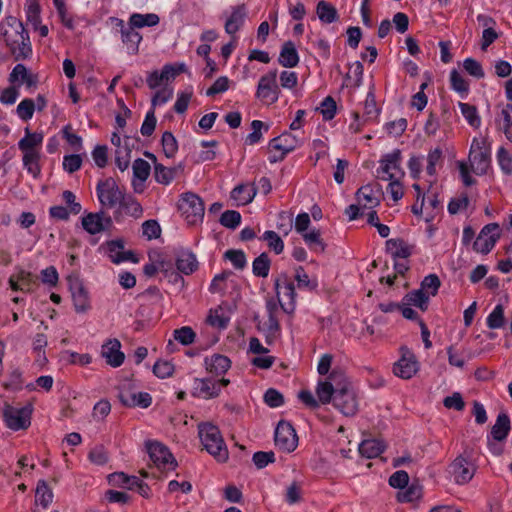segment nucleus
I'll list each match as a JSON object with an SVG mask.
<instances>
[{
    "mask_svg": "<svg viewBox=\"0 0 512 512\" xmlns=\"http://www.w3.org/2000/svg\"><path fill=\"white\" fill-rule=\"evenodd\" d=\"M422 497V486L419 483H412L407 485L403 490L397 494L399 502L407 503L414 502Z\"/></svg>",
    "mask_w": 512,
    "mask_h": 512,
    "instance_id": "nucleus-40",
    "label": "nucleus"
},
{
    "mask_svg": "<svg viewBox=\"0 0 512 512\" xmlns=\"http://www.w3.org/2000/svg\"><path fill=\"white\" fill-rule=\"evenodd\" d=\"M40 5L37 1H31L25 6V14L27 21L33 26L34 29L38 28L41 23Z\"/></svg>",
    "mask_w": 512,
    "mask_h": 512,
    "instance_id": "nucleus-56",
    "label": "nucleus"
},
{
    "mask_svg": "<svg viewBox=\"0 0 512 512\" xmlns=\"http://www.w3.org/2000/svg\"><path fill=\"white\" fill-rule=\"evenodd\" d=\"M128 215L135 219H138L143 214V208L141 204L132 195H126L124 193L118 208L114 211L113 219L120 223L123 220V216Z\"/></svg>",
    "mask_w": 512,
    "mask_h": 512,
    "instance_id": "nucleus-16",
    "label": "nucleus"
},
{
    "mask_svg": "<svg viewBox=\"0 0 512 512\" xmlns=\"http://www.w3.org/2000/svg\"><path fill=\"white\" fill-rule=\"evenodd\" d=\"M247 17V9L244 4L232 7L231 15L225 22V31L234 35L243 26Z\"/></svg>",
    "mask_w": 512,
    "mask_h": 512,
    "instance_id": "nucleus-25",
    "label": "nucleus"
},
{
    "mask_svg": "<svg viewBox=\"0 0 512 512\" xmlns=\"http://www.w3.org/2000/svg\"><path fill=\"white\" fill-rule=\"evenodd\" d=\"M483 140L473 139L469 151V167L476 175H484L490 167V151L486 149Z\"/></svg>",
    "mask_w": 512,
    "mask_h": 512,
    "instance_id": "nucleus-4",
    "label": "nucleus"
},
{
    "mask_svg": "<svg viewBox=\"0 0 512 512\" xmlns=\"http://www.w3.org/2000/svg\"><path fill=\"white\" fill-rule=\"evenodd\" d=\"M302 237L310 249L316 252H324L326 245L321 239L319 230L313 229L309 232L306 231L302 234Z\"/></svg>",
    "mask_w": 512,
    "mask_h": 512,
    "instance_id": "nucleus-46",
    "label": "nucleus"
},
{
    "mask_svg": "<svg viewBox=\"0 0 512 512\" xmlns=\"http://www.w3.org/2000/svg\"><path fill=\"white\" fill-rule=\"evenodd\" d=\"M205 367L210 373L222 375L227 372L231 366V361L227 356L221 354H214L211 357H206L204 360Z\"/></svg>",
    "mask_w": 512,
    "mask_h": 512,
    "instance_id": "nucleus-29",
    "label": "nucleus"
},
{
    "mask_svg": "<svg viewBox=\"0 0 512 512\" xmlns=\"http://www.w3.org/2000/svg\"><path fill=\"white\" fill-rule=\"evenodd\" d=\"M440 285L441 282L439 277L436 274H429L423 279L420 289H422V291L426 292L427 294L435 296Z\"/></svg>",
    "mask_w": 512,
    "mask_h": 512,
    "instance_id": "nucleus-63",
    "label": "nucleus"
},
{
    "mask_svg": "<svg viewBox=\"0 0 512 512\" xmlns=\"http://www.w3.org/2000/svg\"><path fill=\"white\" fill-rule=\"evenodd\" d=\"M255 196V184H239L231 191V198L235 200L238 205L251 203Z\"/></svg>",
    "mask_w": 512,
    "mask_h": 512,
    "instance_id": "nucleus-30",
    "label": "nucleus"
},
{
    "mask_svg": "<svg viewBox=\"0 0 512 512\" xmlns=\"http://www.w3.org/2000/svg\"><path fill=\"white\" fill-rule=\"evenodd\" d=\"M271 260L267 253L263 252L252 263V272L256 277L266 278L269 275Z\"/></svg>",
    "mask_w": 512,
    "mask_h": 512,
    "instance_id": "nucleus-39",
    "label": "nucleus"
},
{
    "mask_svg": "<svg viewBox=\"0 0 512 512\" xmlns=\"http://www.w3.org/2000/svg\"><path fill=\"white\" fill-rule=\"evenodd\" d=\"M380 193L379 187H373L372 185H364L360 187L356 192V198L358 204L364 208H374L379 205L380 200L377 196Z\"/></svg>",
    "mask_w": 512,
    "mask_h": 512,
    "instance_id": "nucleus-24",
    "label": "nucleus"
},
{
    "mask_svg": "<svg viewBox=\"0 0 512 512\" xmlns=\"http://www.w3.org/2000/svg\"><path fill=\"white\" fill-rule=\"evenodd\" d=\"M442 150L440 148H435L431 150L427 155V174L433 176L436 174V166L442 164Z\"/></svg>",
    "mask_w": 512,
    "mask_h": 512,
    "instance_id": "nucleus-61",
    "label": "nucleus"
},
{
    "mask_svg": "<svg viewBox=\"0 0 512 512\" xmlns=\"http://www.w3.org/2000/svg\"><path fill=\"white\" fill-rule=\"evenodd\" d=\"M178 272L185 275L192 274L198 268V261L195 254L190 251H181L176 258Z\"/></svg>",
    "mask_w": 512,
    "mask_h": 512,
    "instance_id": "nucleus-31",
    "label": "nucleus"
},
{
    "mask_svg": "<svg viewBox=\"0 0 512 512\" xmlns=\"http://www.w3.org/2000/svg\"><path fill=\"white\" fill-rule=\"evenodd\" d=\"M381 166L378 173H382V180L385 179H401L404 176V172L401 169V151L396 149L391 153H388L380 160Z\"/></svg>",
    "mask_w": 512,
    "mask_h": 512,
    "instance_id": "nucleus-13",
    "label": "nucleus"
},
{
    "mask_svg": "<svg viewBox=\"0 0 512 512\" xmlns=\"http://www.w3.org/2000/svg\"><path fill=\"white\" fill-rule=\"evenodd\" d=\"M298 145L297 138L289 132L270 140L268 148L271 151L283 152L285 155L292 152Z\"/></svg>",
    "mask_w": 512,
    "mask_h": 512,
    "instance_id": "nucleus-23",
    "label": "nucleus"
},
{
    "mask_svg": "<svg viewBox=\"0 0 512 512\" xmlns=\"http://www.w3.org/2000/svg\"><path fill=\"white\" fill-rule=\"evenodd\" d=\"M334 407L345 416H353L358 411V400L352 386L343 382L336 390Z\"/></svg>",
    "mask_w": 512,
    "mask_h": 512,
    "instance_id": "nucleus-7",
    "label": "nucleus"
},
{
    "mask_svg": "<svg viewBox=\"0 0 512 512\" xmlns=\"http://www.w3.org/2000/svg\"><path fill=\"white\" fill-rule=\"evenodd\" d=\"M459 108L463 117L467 120V122L473 126L478 127L481 123L480 117L478 116L477 110L475 106L470 105L468 103H459Z\"/></svg>",
    "mask_w": 512,
    "mask_h": 512,
    "instance_id": "nucleus-58",
    "label": "nucleus"
},
{
    "mask_svg": "<svg viewBox=\"0 0 512 512\" xmlns=\"http://www.w3.org/2000/svg\"><path fill=\"white\" fill-rule=\"evenodd\" d=\"M224 257L232 263L235 269L242 270L247 265L246 255L242 250L229 249L225 252Z\"/></svg>",
    "mask_w": 512,
    "mask_h": 512,
    "instance_id": "nucleus-57",
    "label": "nucleus"
},
{
    "mask_svg": "<svg viewBox=\"0 0 512 512\" xmlns=\"http://www.w3.org/2000/svg\"><path fill=\"white\" fill-rule=\"evenodd\" d=\"M43 141L42 133H31L29 128L25 129V136L19 140L18 148L22 152H36L38 151L36 148L41 146Z\"/></svg>",
    "mask_w": 512,
    "mask_h": 512,
    "instance_id": "nucleus-34",
    "label": "nucleus"
},
{
    "mask_svg": "<svg viewBox=\"0 0 512 512\" xmlns=\"http://www.w3.org/2000/svg\"><path fill=\"white\" fill-rule=\"evenodd\" d=\"M177 168H168L160 163L154 165V177L155 180L163 185H168L175 178Z\"/></svg>",
    "mask_w": 512,
    "mask_h": 512,
    "instance_id": "nucleus-45",
    "label": "nucleus"
},
{
    "mask_svg": "<svg viewBox=\"0 0 512 512\" xmlns=\"http://www.w3.org/2000/svg\"><path fill=\"white\" fill-rule=\"evenodd\" d=\"M219 221L224 227L235 229L241 223V214L236 210H226L222 213Z\"/></svg>",
    "mask_w": 512,
    "mask_h": 512,
    "instance_id": "nucleus-59",
    "label": "nucleus"
},
{
    "mask_svg": "<svg viewBox=\"0 0 512 512\" xmlns=\"http://www.w3.org/2000/svg\"><path fill=\"white\" fill-rule=\"evenodd\" d=\"M319 20L325 24L336 22L339 18L336 8L325 0H320L316 7Z\"/></svg>",
    "mask_w": 512,
    "mask_h": 512,
    "instance_id": "nucleus-36",
    "label": "nucleus"
},
{
    "mask_svg": "<svg viewBox=\"0 0 512 512\" xmlns=\"http://www.w3.org/2000/svg\"><path fill=\"white\" fill-rule=\"evenodd\" d=\"M363 64L360 61H355L349 67V72L346 75V79L350 80V85L354 87H359L362 84L363 78ZM349 86V84H347Z\"/></svg>",
    "mask_w": 512,
    "mask_h": 512,
    "instance_id": "nucleus-54",
    "label": "nucleus"
},
{
    "mask_svg": "<svg viewBox=\"0 0 512 512\" xmlns=\"http://www.w3.org/2000/svg\"><path fill=\"white\" fill-rule=\"evenodd\" d=\"M73 304L78 313L85 312L89 308L88 293L80 282H74L70 286Z\"/></svg>",
    "mask_w": 512,
    "mask_h": 512,
    "instance_id": "nucleus-28",
    "label": "nucleus"
},
{
    "mask_svg": "<svg viewBox=\"0 0 512 512\" xmlns=\"http://www.w3.org/2000/svg\"><path fill=\"white\" fill-rule=\"evenodd\" d=\"M278 63L286 68L296 67L299 63V55L292 41H287L283 44Z\"/></svg>",
    "mask_w": 512,
    "mask_h": 512,
    "instance_id": "nucleus-27",
    "label": "nucleus"
},
{
    "mask_svg": "<svg viewBox=\"0 0 512 512\" xmlns=\"http://www.w3.org/2000/svg\"><path fill=\"white\" fill-rule=\"evenodd\" d=\"M132 169L133 179L144 182L150 175L151 167L146 160L138 158L133 162Z\"/></svg>",
    "mask_w": 512,
    "mask_h": 512,
    "instance_id": "nucleus-50",
    "label": "nucleus"
},
{
    "mask_svg": "<svg viewBox=\"0 0 512 512\" xmlns=\"http://www.w3.org/2000/svg\"><path fill=\"white\" fill-rule=\"evenodd\" d=\"M174 339L184 346H188L195 341L196 334L189 326H183L175 329L173 332Z\"/></svg>",
    "mask_w": 512,
    "mask_h": 512,
    "instance_id": "nucleus-55",
    "label": "nucleus"
},
{
    "mask_svg": "<svg viewBox=\"0 0 512 512\" xmlns=\"http://www.w3.org/2000/svg\"><path fill=\"white\" fill-rule=\"evenodd\" d=\"M401 351L402 357L394 364L393 372L402 379H410L418 371V362L408 348L402 347Z\"/></svg>",
    "mask_w": 512,
    "mask_h": 512,
    "instance_id": "nucleus-15",
    "label": "nucleus"
},
{
    "mask_svg": "<svg viewBox=\"0 0 512 512\" xmlns=\"http://www.w3.org/2000/svg\"><path fill=\"white\" fill-rule=\"evenodd\" d=\"M451 88L465 98L469 92V84L464 77L456 70L450 72Z\"/></svg>",
    "mask_w": 512,
    "mask_h": 512,
    "instance_id": "nucleus-47",
    "label": "nucleus"
},
{
    "mask_svg": "<svg viewBox=\"0 0 512 512\" xmlns=\"http://www.w3.org/2000/svg\"><path fill=\"white\" fill-rule=\"evenodd\" d=\"M119 401L126 407L147 408L152 403V397L147 392H134L130 389L122 388L118 394Z\"/></svg>",
    "mask_w": 512,
    "mask_h": 512,
    "instance_id": "nucleus-18",
    "label": "nucleus"
},
{
    "mask_svg": "<svg viewBox=\"0 0 512 512\" xmlns=\"http://www.w3.org/2000/svg\"><path fill=\"white\" fill-rule=\"evenodd\" d=\"M506 323L504 306L497 304L486 318V325L489 329H500Z\"/></svg>",
    "mask_w": 512,
    "mask_h": 512,
    "instance_id": "nucleus-43",
    "label": "nucleus"
},
{
    "mask_svg": "<svg viewBox=\"0 0 512 512\" xmlns=\"http://www.w3.org/2000/svg\"><path fill=\"white\" fill-rule=\"evenodd\" d=\"M262 240L267 242L268 247L276 254H280L284 250V242L281 237L274 231H265L261 237Z\"/></svg>",
    "mask_w": 512,
    "mask_h": 512,
    "instance_id": "nucleus-53",
    "label": "nucleus"
},
{
    "mask_svg": "<svg viewBox=\"0 0 512 512\" xmlns=\"http://www.w3.org/2000/svg\"><path fill=\"white\" fill-rule=\"evenodd\" d=\"M497 126L504 132L506 137L512 141L510 135V128L512 126V105L507 104L500 112L499 117L496 119Z\"/></svg>",
    "mask_w": 512,
    "mask_h": 512,
    "instance_id": "nucleus-42",
    "label": "nucleus"
},
{
    "mask_svg": "<svg viewBox=\"0 0 512 512\" xmlns=\"http://www.w3.org/2000/svg\"><path fill=\"white\" fill-rule=\"evenodd\" d=\"M295 280L299 289L315 290L318 287L317 280H311L302 266L295 268Z\"/></svg>",
    "mask_w": 512,
    "mask_h": 512,
    "instance_id": "nucleus-48",
    "label": "nucleus"
},
{
    "mask_svg": "<svg viewBox=\"0 0 512 512\" xmlns=\"http://www.w3.org/2000/svg\"><path fill=\"white\" fill-rule=\"evenodd\" d=\"M178 208L189 224H196L203 219L205 212L204 203L194 193H184L179 201Z\"/></svg>",
    "mask_w": 512,
    "mask_h": 512,
    "instance_id": "nucleus-5",
    "label": "nucleus"
},
{
    "mask_svg": "<svg viewBox=\"0 0 512 512\" xmlns=\"http://www.w3.org/2000/svg\"><path fill=\"white\" fill-rule=\"evenodd\" d=\"M385 449L382 441L378 439H367L360 443L359 453L368 459L378 457Z\"/></svg>",
    "mask_w": 512,
    "mask_h": 512,
    "instance_id": "nucleus-35",
    "label": "nucleus"
},
{
    "mask_svg": "<svg viewBox=\"0 0 512 512\" xmlns=\"http://www.w3.org/2000/svg\"><path fill=\"white\" fill-rule=\"evenodd\" d=\"M0 37L9 48L14 60H25L32 55L29 34L23 23L16 17L8 16L1 21Z\"/></svg>",
    "mask_w": 512,
    "mask_h": 512,
    "instance_id": "nucleus-1",
    "label": "nucleus"
},
{
    "mask_svg": "<svg viewBox=\"0 0 512 512\" xmlns=\"http://www.w3.org/2000/svg\"><path fill=\"white\" fill-rule=\"evenodd\" d=\"M31 414V405L16 408L5 404L3 409L4 422L9 429L14 431L26 429L30 425Z\"/></svg>",
    "mask_w": 512,
    "mask_h": 512,
    "instance_id": "nucleus-6",
    "label": "nucleus"
},
{
    "mask_svg": "<svg viewBox=\"0 0 512 512\" xmlns=\"http://www.w3.org/2000/svg\"><path fill=\"white\" fill-rule=\"evenodd\" d=\"M343 382L333 384L331 381H319L316 389L318 399L321 403L334 404L336 390L341 387Z\"/></svg>",
    "mask_w": 512,
    "mask_h": 512,
    "instance_id": "nucleus-32",
    "label": "nucleus"
},
{
    "mask_svg": "<svg viewBox=\"0 0 512 512\" xmlns=\"http://www.w3.org/2000/svg\"><path fill=\"white\" fill-rule=\"evenodd\" d=\"M109 482L114 486L134 490L138 483V477L129 476L123 472H115L109 476Z\"/></svg>",
    "mask_w": 512,
    "mask_h": 512,
    "instance_id": "nucleus-41",
    "label": "nucleus"
},
{
    "mask_svg": "<svg viewBox=\"0 0 512 512\" xmlns=\"http://www.w3.org/2000/svg\"><path fill=\"white\" fill-rule=\"evenodd\" d=\"M386 250L394 259H406L411 255V247L402 239L386 241Z\"/></svg>",
    "mask_w": 512,
    "mask_h": 512,
    "instance_id": "nucleus-33",
    "label": "nucleus"
},
{
    "mask_svg": "<svg viewBox=\"0 0 512 512\" xmlns=\"http://www.w3.org/2000/svg\"><path fill=\"white\" fill-rule=\"evenodd\" d=\"M160 21V18L155 13H133L128 23L131 24L134 28L139 29L143 27H153L156 26Z\"/></svg>",
    "mask_w": 512,
    "mask_h": 512,
    "instance_id": "nucleus-37",
    "label": "nucleus"
},
{
    "mask_svg": "<svg viewBox=\"0 0 512 512\" xmlns=\"http://www.w3.org/2000/svg\"><path fill=\"white\" fill-rule=\"evenodd\" d=\"M110 21L114 23L115 29L120 33L121 40L126 46L127 52L130 55H135L139 51V44L142 41V36L136 31L131 24H125L122 19L111 17Z\"/></svg>",
    "mask_w": 512,
    "mask_h": 512,
    "instance_id": "nucleus-9",
    "label": "nucleus"
},
{
    "mask_svg": "<svg viewBox=\"0 0 512 512\" xmlns=\"http://www.w3.org/2000/svg\"><path fill=\"white\" fill-rule=\"evenodd\" d=\"M145 448L151 461L159 469H174L177 462L169 449L158 441L148 440L145 442Z\"/></svg>",
    "mask_w": 512,
    "mask_h": 512,
    "instance_id": "nucleus-8",
    "label": "nucleus"
},
{
    "mask_svg": "<svg viewBox=\"0 0 512 512\" xmlns=\"http://www.w3.org/2000/svg\"><path fill=\"white\" fill-rule=\"evenodd\" d=\"M275 290L277 293V296L279 297L280 294H283L286 296L289 300L288 303H280L282 310L287 314H292L295 310V286L294 283L291 281H288L286 275H282L280 278H277L275 280Z\"/></svg>",
    "mask_w": 512,
    "mask_h": 512,
    "instance_id": "nucleus-17",
    "label": "nucleus"
},
{
    "mask_svg": "<svg viewBox=\"0 0 512 512\" xmlns=\"http://www.w3.org/2000/svg\"><path fill=\"white\" fill-rule=\"evenodd\" d=\"M8 81L10 84H20V86L25 84L28 90H32L35 89L38 84V77L35 74L29 73L27 68L19 63L12 69Z\"/></svg>",
    "mask_w": 512,
    "mask_h": 512,
    "instance_id": "nucleus-20",
    "label": "nucleus"
},
{
    "mask_svg": "<svg viewBox=\"0 0 512 512\" xmlns=\"http://www.w3.org/2000/svg\"><path fill=\"white\" fill-rule=\"evenodd\" d=\"M497 161L504 174H512V156L504 147H500L497 151Z\"/></svg>",
    "mask_w": 512,
    "mask_h": 512,
    "instance_id": "nucleus-62",
    "label": "nucleus"
},
{
    "mask_svg": "<svg viewBox=\"0 0 512 512\" xmlns=\"http://www.w3.org/2000/svg\"><path fill=\"white\" fill-rule=\"evenodd\" d=\"M275 445L283 451L292 452L298 444V437L293 426L287 421H280L274 433Z\"/></svg>",
    "mask_w": 512,
    "mask_h": 512,
    "instance_id": "nucleus-11",
    "label": "nucleus"
},
{
    "mask_svg": "<svg viewBox=\"0 0 512 512\" xmlns=\"http://www.w3.org/2000/svg\"><path fill=\"white\" fill-rule=\"evenodd\" d=\"M404 300L407 301L408 305H413L420 308L422 311H426L429 303V295L422 291V289H417L409 292Z\"/></svg>",
    "mask_w": 512,
    "mask_h": 512,
    "instance_id": "nucleus-44",
    "label": "nucleus"
},
{
    "mask_svg": "<svg viewBox=\"0 0 512 512\" xmlns=\"http://www.w3.org/2000/svg\"><path fill=\"white\" fill-rule=\"evenodd\" d=\"M35 109L36 104L34 100L31 98H25L18 104L16 113L21 120L28 121L33 117Z\"/></svg>",
    "mask_w": 512,
    "mask_h": 512,
    "instance_id": "nucleus-51",
    "label": "nucleus"
},
{
    "mask_svg": "<svg viewBox=\"0 0 512 512\" xmlns=\"http://www.w3.org/2000/svg\"><path fill=\"white\" fill-rule=\"evenodd\" d=\"M230 318L226 316L221 307L216 308L215 310H211L210 314L207 317V322L213 326L220 329H225L228 326Z\"/></svg>",
    "mask_w": 512,
    "mask_h": 512,
    "instance_id": "nucleus-52",
    "label": "nucleus"
},
{
    "mask_svg": "<svg viewBox=\"0 0 512 512\" xmlns=\"http://www.w3.org/2000/svg\"><path fill=\"white\" fill-rule=\"evenodd\" d=\"M96 194L101 206L111 209L119 205L124 192L119 188L116 181L109 177L98 182Z\"/></svg>",
    "mask_w": 512,
    "mask_h": 512,
    "instance_id": "nucleus-3",
    "label": "nucleus"
},
{
    "mask_svg": "<svg viewBox=\"0 0 512 512\" xmlns=\"http://www.w3.org/2000/svg\"><path fill=\"white\" fill-rule=\"evenodd\" d=\"M451 473L457 484H466L474 476L475 467L466 458L459 456L451 464Z\"/></svg>",
    "mask_w": 512,
    "mask_h": 512,
    "instance_id": "nucleus-19",
    "label": "nucleus"
},
{
    "mask_svg": "<svg viewBox=\"0 0 512 512\" xmlns=\"http://www.w3.org/2000/svg\"><path fill=\"white\" fill-rule=\"evenodd\" d=\"M279 94L280 89L277 84V70H272L261 76L257 86L256 97L272 104L278 101Z\"/></svg>",
    "mask_w": 512,
    "mask_h": 512,
    "instance_id": "nucleus-10",
    "label": "nucleus"
},
{
    "mask_svg": "<svg viewBox=\"0 0 512 512\" xmlns=\"http://www.w3.org/2000/svg\"><path fill=\"white\" fill-rule=\"evenodd\" d=\"M500 237V227L497 223L485 225L473 243V249L481 254H488Z\"/></svg>",
    "mask_w": 512,
    "mask_h": 512,
    "instance_id": "nucleus-12",
    "label": "nucleus"
},
{
    "mask_svg": "<svg viewBox=\"0 0 512 512\" xmlns=\"http://www.w3.org/2000/svg\"><path fill=\"white\" fill-rule=\"evenodd\" d=\"M19 88L20 84H11L5 88L0 94V102L4 105H13L20 95Z\"/></svg>",
    "mask_w": 512,
    "mask_h": 512,
    "instance_id": "nucleus-64",
    "label": "nucleus"
},
{
    "mask_svg": "<svg viewBox=\"0 0 512 512\" xmlns=\"http://www.w3.org/2000/svg\"><path fill=\"white\" fill-rule=\"evenodd\" d=\"M511 429L510 418L506 413H500L497 416L495 424L492 426L490 435L494 441H504Z\"/></svg>",
    "mask_w": 512,
    "mask_h": 512,
    "instance_id": "nucleus-26",
    "label": "nucleus"
},
{
    "mask_svg": "<svg viewBox=\"0 0 512 512\" xmlns=\"http://www.w3.org/2000/svg\"><path fill=\"white\" fill-rule=\"evenodd\" d=\"M161 142L165 155L168 158H172L178 149L177 140L174 135L169 131H165L162 135Z\"/></svg>",
    "mask_w": 512,
    "mask_h": 512,
    "instance_id": "nucleus-60",
    "label": "nucleus"
},
{
    "mask_svg": "<svg viewBox=\"0 0 512 512\" xmlns=\"http://www.w3.org/2000/svg\"><path fill=\"white\" fill-rule=\"evenodd\" d=\"M198 435L205 450L219 462L228 459V450L219 428L212 423L198 425Z\"/></svg>",
    "mask_w": 512,
    "mask_h": 512,
    "instance_id": "nucleus-2",
    "label": "nucleus"
},
{
    "mask_svg": "<svg viewBox=\"0 0 512 512\" xmlns=\"http://www.w3.org/2000/svg\"><path fill=\"white\" fill-rule=\"evenodd\" d=\"M113 218L106 215L104 210L88 213L82 218V226L91 235L101 233L112 227Z\"/></svg>",
    "mask_w": 512,
    "mask_h": 512,
    "instance_id": "nucleus-14",
    "label": "nucleus"
},
{
    "mask_svg": "<svg viewBox=\"0 0 512 512\" xmlns=\"http://www.w3.org/2000/svg\"><path fill=\"white\" fill-rule=\"evenodd\" d=\"M220 393V384L210 378L194 379L193 395L205 399L218 396Z\"/></svg>",
    "mask_w": 512,
    "mask_h": 512,
    "instance_id": "nucleus-21",
    "label": "nucleus"
},
{
    "mask_svg": "<svg viewBox=\"0 0 512 512\" xmlns=\"http://www.w3.org/2000/svg\"><path fill=\"white\" fill-rule=\"evenodd\" d=\"M23 166L29 174L37 178L41 173L40 168V152H23Z\"/></svg>",
    "mask_w": 512,
    "mask_h": 512,
    "instance_id": "nucleus-38",
    "label": "nucleus"
},
{
    "mask_svg": "<svg viewBox=\"0 0 512 512\" xmlns=\"http://www.w3.org/2000/svg\"><path fill=\"white\" fill-rule=\"evenodd\" d=\"M121 343L117 339H110L102 347V356L112 367H119L123 364L125 355L120 350Z\"/></svg>",
    "mask_w": 512,
    "mask_h": 512,
    "instance_id": "nucleus-22",
    "label": "nucleus"
},
{
    "mask_svg": "<svg viewBox=\"0 0 512 512\" xmlns=\"http://www.w3.org/2000/svg\"><path fill=\"white\" fill-rule=\"evenodd\" d=\"M35 497L36 502L42 505L44 508H47L48 505L52 502L53 493L44 480H40L38 482Z\"/></svg>",
    "mask_w": 512,
    "mask_h": 512,
    "instance_id": "nucleus-49",
    "label": "nucleus"
}]
</instances>
